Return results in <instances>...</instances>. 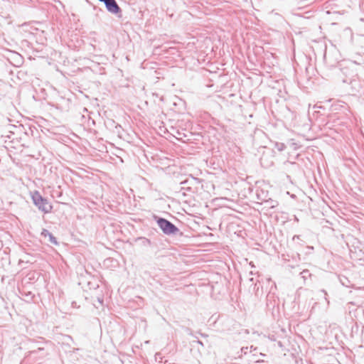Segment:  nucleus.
<instances>
[{"label": "nucleus", "mask_w": 364, "mask_h": 364, "mask_svg": "<svg viewBox=\"0 0 364 364\" xmlns=\"http://www.w3.org/2000/svg\"><path fill=\"white\" fill-rule=\"evenodd\" d=\"M341 71L345 77L342 79L344 84H347L350 87V91L353 95L360 91L362 87V82L358 78L357 74H355L352 70L347 67L342 68Z\"/></svg>", "instance_id": "obj_1"}, {"label": "nucleus", "mask_w": 364, "mask_h": 364, "mask_svg": "<svg viewBox=\"0 0 364 364\" xmlns=\"http://www.w3.org/2000/svg\"><path fill=\"white\" fill-rule=\"evenodd\" d=\"M202 182V180L193 177V176H189L184 181L180 183L181 188L178 191V194H181L183 197L187 196L186 192L195 193L198 191V185Z\"/></svg>", "instance_id": "obj_2"}, {"label": "nucleus", "mask_w": 364, "mask_h": 364, "mask_svg": "<svg viewBox=\"0 0 364 364\" xmlns=\"http://www.w3.org/2000/svg\"><path fill=\"white\" fill-rule=\"evenodd\" d=\"M154 219L164 234L166 235H176L180 230L171 221L166 218L154 215Z\"/></svg>", "instance_id": "obj_3"}, {"label": "nucleus", "mask_w": 364, "mask_h": 364, "mask_svg": "<svg viewBox=\"0 0 364 364\" xmlns=\"http://www.w3.org/2000/svg\"><path fill=\"white\" fill-rule=\"evenodd\" d=\"M31 198L34 205L38 208L39 210L44 213L51 212L53 206L49 203L47 198H43L38 191H35L32 195Z\"/></svg>", "instance_id": "obj_4"}, {"label": "nucleus", "mask_w": 364, "mask_h": 364, "mask_svg": "<svg viewBox=\"0 0 364 364\" xmlns=\"http://www.w3.org/2000/svg\"><path fill=\"white\" fill-rule=\"evenodd\" d=\"M100 2L104 3L106 9L108 12L112 14H114L118 16H121L122 9L117 3L116 0H98Z\"/></svg>", "instance_id": "obj_5"}, {"label": "nucleus", "mask_w": 364, "mask_h": 364, "mask_svg": "<svg viewBox=\"0 0 364 364\" xmlns=\"http://www.w3.org/2000/svg\"><path fill=\"white\" fill-rule=\"evenodd\" d=\"M81 350L79 348L70 351L68 354V358L73 364H85L83 356L80 354Z\"/></svg>", "instance_id": "obj_6"}, {"label": "nucleus", "mask_w": 364, "mask_h": 364, "mask_svg": "<svg viewBox=\"0 0 364 364\" xmlns=\"http://www.w3.org/2000/svg\"><path fill=\"white\" fill-rule=\"evenodd\" d=\"M106 125L109 128L112 129V132L116 134L119 138L122 137L124 129L121 125L116 123L114 120H109Z\"/></svg>", "instance_id": "obj_7"}, {"label": "nucleus", "mask_w": 364, "mask_h": 364, "mask_svg": "<svg viewBox=\"0 0 364 364\" xmlns=\"http://www.w3.org/2000/svg\"><path fill=\"white\" fill-rule=\"evenodd\" d=\"M41 235L44 238H46L48 237V241L52 245H58V242L56 237L51 232H50L48 230L43 229Z\"/></svg>", "instance_id": "obj_8"}, {"label": "nucleus", "mask_w": 364, "mask_h": 364, "mask_svg": "<svg viewBox=\"0 0 364 364\" xmlns=\"http://www.w3.org/2000/svg\"><path fill=\"white\" fill-rule=\"evenodd\" d=\"M262 205H264V208L267 209H273L278 205V202L277 200H274L271 198L268 200H263Z\"/></svg>", "instance_id": "obj_9"}, {"label": "nucleus", "mask_w": 364, "mask_h": 364, "mask_svg": "<svg viewBox=\"0 0 364 364\" xmlns=\"http://www.w3.org/2000/svg\"><path fill=\"white\" fill-rule=\"evenodd\" d=\"M12 55L14 62H12L11 63L14 64L15 66H19L23 63V58L20 54H18V53H14Z\"/></svg>", "instance_id": "obj_10"}, {"label": "nucleus", "mask_w": 364, "mask_h": 364, "mask_svg": "<svg viewBox=\"0 0 364 364\" xmlns=\"http://www.w3.org/2000/svg\"><path fill=\"white\" fill-rule=\"evenodd\" d=\"M301 278L304 279V282H306L308 279H311L312 274L310 273L309 270L308 269H304L300 273Z\"/></svg>", "instance_id": "obj_11"}, {"label": "nucleus", "mask_w": 364, "mask_h": 364, "mask_svg": "<svg viewBox=\"0 0 364 364\" xmlns=\"http://www.w3.org/2000/svg\"><path fill=\"white\" fill-rule=\"evenodd\" d=\"M274 147L279 151H282L286 149V145L284 143L277 142Z\"/></svg>", "instance_id": "obj_12"}, {"label": "nucleus", "mask_w": 364, "mask_h": 364, "mask_svg": "<svg viewBox=\"0 0 364 364\" xmlns=\"http://www.w3.org/2000/svg\"><path fill=\"white\" fill-rule=\"evenodd\" d=\"M247 350H248V347H242V348H241L240 353H239V352L237 353V354H238L237 357L240 358H242L243 354L245 355V354L247 353Z\"/></svg>", "instance_id": "obj_13"}, {"label": "nucleus", "mask_w": 364, "mask_h": 364, "mask_svg": "<svg viewBox=\"0 0 364 364\" xmlns=\"http://www.w3.org/2000/svg\"><path fill=\"white\" fill-rule=\"evenodd\" d=\"M87 285L89 286V288L91 289H96L97 288L99 287V284H97L96 282H87Z\"/></svg>", "instance_id": "obj_14"}, {"label": "nucleus", "mask_w": 364, "mask_h": 364, "mask_svg": "<svg viewBox=\"0 0 364 364\" xmlns=\"http://www.w3.org/2000/svg\"><path fill=\"white\" fill-rule=\"evenodd\" d=\"M143 240V244L144 245H151V241L149 239H146V238H142Z\"/></svg>", "instance_id": "obj_15"}, {"label": "nucleus", "mask_w": 364, "mask_h": 364, "mask_svg": "<svg viewBox=\"0 0 364 364\" xmlns=\"http://www.w3.org/2000/svg\"><path fill=\"white\" fill-rule=\"evenodd\" d=\"M44 350L43 348L39 347L37 350H31V351H30V353L31 354H35V353H37V351H41V350Z\"/></svg>", "instance_id": "obj_16"}, {"label": "nucleus", "mask_w": 364, "mask_h": 364, "mask_svg": "<svg viewBox=\"0 0 364 364\" xmlns=\"http://www.w3.org/2000/svg\"><path fill=\"white\" fill-rule=\"evenodd\" d=\"M256 364H264V360H258L255 362Z\"/></svg>", "instance_id": "obj_17"}, {"label": "nucleus", "mask_w": 364, "mask_h": 364, "mask_svg": "<svg viewBox=\"0 0 364 364\" xmlns=\"http://www.w3.org/2000/svg\"><path fill=\"white\" fill-rule=\"evenodd\" d=\"M299 238H300V236H299V235H294V236L293 237V240H295L296 239V240H299Z\"/></svg>", "instance_id": "obj_18"}, {"label": "nucleus", "mask_w": 364, "mask_h": 364, "mask_svg": "<svg viewBox=\"0 0 364 364\" xmlns=\"http://www.w3.org/2000/svg\"><path fill=\"white\" fill-rule=\"evenodd\" d=\"M198 344H200V345H201V346H203V342H202V341H198Z\"/></svg>", "instance_id": "obj_19"}, {"label": "nucleus", "mask_w": 364, "mask_h": 364, "mask_svg": "<svg viewBox=\"0 0 364 364\" xmlns=\"http://www.w3.org/2000/svg\"><path fill=\"white\" fill-rule=\"evenodd\" d=\"M252 350H256V348H253V346H250V351H252Z\"/></svg>", "instance_id": "obj_20"}, {"label": "nucleus", "mask_w": 364, "mask_h": 364, "mask_svg": "<svg viewBox=\"0 0 364 364\" xmlns=\"http://www.w3.org/2000/svg\"><path fill=\"white\" fill-rule=\"evenodd\" d=\"M321 292H323L325 295H327V293H326V291L324 289H322Z\"/></svg>", "instance_id": "obj_21"}, {"label": "nucleus", "mask_w": 364, "mask_h": 364, "mask_svg": "<svg viewBox=\"0 0 364 364\" xmlns=\"http://www.w3.org/2000/svg\"><path fill=\"white\" fill-rule=\"evenodd\" d=\"M255 288H257V290L259 289V287H257V283L255 284Z\"/></svg>", "instance_id": "obj_22"}, {"label": "nucleus", "mask_w": 364, "mask_h": 364, "mask_svg": "<svg viewBox=\"0 0 364 364\" xmlns=\"http://www.w3.org/2000/svg\"><path fill=\"white\" fill-rule=\"evenodd\" d=\"M253 280H254V279H253V278H250V282H253Z\"/></svg>", "instance_id": "obj_23"}, {"label": "nucleus", "mask_w": 364, "mask_h": 364, "mask_svg": "<svg viewBox=\"0 0 364 364\" xmlns=\"http://www.w3.org/2000/svg\"><path fill=\"white\" fill-rule=\"evenodd\" d=\"M257 198L258 199H261V198L259 197V196L257 194Z\"/></svg>", "instance_id": "obj_24"}, {"label": "nucleus", "mask_w": 364, "mask_h": 364, "mask_svg": "<svg viewBox=\"0 0 364 364\" xmlns=\"http://www.w3.org/2000/svg\"><path fill=\"white\" fill-rule=\"evenodd\" d=\"M260 355H261L262 356H265V355H264V354H263V353H260Z\"/></svg>", "instance_id": "obj_25"}]
</instances>
